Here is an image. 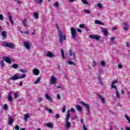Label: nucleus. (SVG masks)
I'll use <instances>...</instances> for the list:
<instances>
[{
  "mask_svg": "<svg viewBox=\"0 0 130 130\" xmlns=\"http://www.w3.org/2000/svg\"><path fill=\"white\" fill-rule=\"evenodd\" d=\"M101 64L102 67H105V62L104 60L101 61Z\"/></svg>",
  "mask_w": 130,
  "mask_h": 130,
  "instance_id": "58836bf2",
  "label": "nucleus"
},
{
  "mask_svg": "<svg viewBox=\"0 0 130 130\" xmlns=\"http://www.w3.org/2000/svg\"><path fill=\"white\" fill-rule=\"evenodd\" d=\"M0 64L2 69H4L5 67V63L4 62V60H1Z\"/></svg>",
  "mask_w": 130,
  "mask_h": 130,
  "instance_id": "7c9ffc66",
  "label": "nucleus"
},
{
  "mask_svg": "<svg viewBox=\"0 0 130 130\" xmlns=\"http://www.w3.org/2000/svg\"><path fill=\"white\" fill-rule=\"evenodd\" d=\"M124 30L125 31H128V28H127V27L125 26L123 28Z\"/></svg>",
  "mask_w": 130,
  "mask_h": 130,
  "instance_id": "bf43d9fd",
  "label": "nucleus"
},
{
  "mask_svg": "<svg viewBox=\"0 0 130 130\" xmlns=\"http://www.w3.org/2000/svg\"><path fill=\"white\" fill-rule=\"evenodd\" d=\"M84 12L86 14H90L91 13V11H90V10H84Z\"/></svg>",
  "mask_w": 130,
  "mask_h": 130,
  "instance_id": "4c0bfd02",
  "label": "nucleus"
},
{
  "mask_svg": "<svg viewBox=\"0 0 130 130\" xmlns=\"http://www.w3.org/2000/svg\"><path fill=\"white\" fill-rule=\"evenodd\" d=\"M71 116V113L70 112V110L68 111V114L66 116V128H70L71 126H72L71 122L69 121V119H70V117Z\"/></svg>",
  "mask_w": 130,
  "mask_h": 130,
  "instance_id": "f03ea898",
  "label": "nucleus"
},
{
  "mask_svg": "<svg viewBox=\"0 0 130 130\" xmlns=\"http://www.w3.org/2000/svg\"><path fill=\"white\" fill-rule=\"evenodd\" d=\"M20 72H21V73H26V71H24L23 69L21 70H19Z\"/></svg>",
  "mask_w": 130,
  "mask_h": 130,
  "instance_id": "13d9d810",
  "label": "nucleus"
},
{
  "mask_svg": "<svg viewBox=\"0 0 130 130\" xmlns=\"http://www.w3.org/2000/svg\"><path fill=\"white\" fill-rule=\"evenodd\" d=\"M57 97L58 99H60V95H59V94H57Z\"/></svg>",
  "mask_w": 130,
  "mask_h": 130,
  "instance_id": "0e129e2a",
  "label": "nucleus"
},
{
  "mask_svg": "<svg viewBox=\"0 0 130 130\" xmlns=\"http://www.w3.org/2000/svg\"><path fill=\"white\" fill-rule=\"evenodd\" d=\"M53 6L55 7V8H58V7H59V4H58V2H56L53 4Z\"/></svg>",
  "mask_w": 130,
  "mask_h": 130,
  "instance_id": "393cba45",
  "label": "nucleus"
},
{
  "mask_svg": "<svg viewBox=\"0 0 130 130\" xmlns=\"http://www.w3.org/2000/svg\"><path fill=\"white\" fill-rule=\"evenodd\" d=\"M80 103L83 106H85V108L87 109V112H90V106L89 104H86L84 102H81Z\"/></svg>",
  "mask_w": 130,
  "mask_h": 130,
  "instance_id": "39448f33",
  "label": "nucleus"
},
{
  "mask_svg": "<svg viewBox=\"0 0 130 130\" xmlns=\"http://www.w3.org/2000/svg\"><path fill=\"white\" fill-rule=\"evenodd\" d=\"M77 31H78V32H79L80 33H81L82 32V30H81V29H80V28L77 29Z\"/></svg>",
  "mask_w": 130,
  "mask_h": 130,
  "instance_id": "69168bd1",
  "label": "nucleus"
},
{
  "mask_svg": "<svg viewBox=\"0 0 130 130\" xmlns=\"http://www.w3.org/2000/svg\"><path fill=\"white\" fill-rule=\"evenodd\" d=\"M71 112H76V111H75V109L74 108H71Z\"/></svg>",
  "mask_w": 130,
  "mask_h": 130,
  "instance_id": "864d4df0",
  "label": "nucleus"
},
{
  "mask_svg": "<svg viewBox=\"0 0 130 130\" xmlns=\"http://www.w3.org/2000/svg\"><path fill=\"white\" fill-rule=\"evenodd\" d=\"M8 99L9 102H12L13 101V96H12V92H10L8 94Z\"/></svg>",
  "mask_w": 130,
  "mask_h": 130,
  "instance_id": "f8f14e48",
  "label": "nucleus"
},
{
  "mask_svg": "<svg viewBox=\"0 0 130 130\" xmlns=\"http://www.w3.org/2000/svg\"><path fill=\"white\" fill-rule=\"evenodd\" d=\"M35 2L39 4V5H41V3L43 2V0H36Z\"/></svg>",
  "mask_w": 130,
  "mask_h": 130,
  "instance_id": "f704fd0d",
  "label": "nucleus"
},
{
  "mask_svg": "<svg viewBox=\"0 0 130 130\" xmlns=\"http://www.w3.org/2000/svg\"><path fill=\"white\" fill-rule=\"evenodd\" d=\"M89 38H91V39H95V40H100V38H101V37L100 36L97 35H89Z\"/></svg>",
  "mask_w": 130,
  "mask_h": 130,
  "instance_id": "6e6552de",
  "label": "nucleus"
},
{
  "mask_svg": "<svg viewBox=\"0 0 130 130\" xmlns=\"http://www.w3.org/2000/svg\"><path fill=\"white\" fill-rule=\"evenodd\" d=\"M22 24L23 26H27V23H26V20L22 21Z\"/></svg>",
  "mask_w": 130,
  "mask_h": 130,
  "instance_id": "a19ab883",
  "label": "nucleus"
},
{
  "mask_svg": "<svg viewBox=\"0 0 130 130\" xmlns=\"http://www.w3.org/2000/svg\"><path fill=\"white\" fill-rule=\"evenodd\" d=\"M41 80V77L38 78V79L34 82V84H38L39 82H40Z\"/></svg>",
  "mask_w": 130,
  "mask_h": 130,
  "instance_id": "5701e85b",
  "label": "nucleus"
},
{
  "mask_svg": "<svg viewBox=\"0 0 130 130\" xmlns=\"http://www.w3.org/2000/svg\"><path fill=\"white\" fill-rule=\"evenodd\" d=\"M34 16L35 19H38V18H39V15H38V13H37V12H35L34 13Z\"/></svg>",
  "mask_w": 130,
  "mask_h": 130,
  "instance_id": "bb28decb",
  "label": "nucleus"
},
{
  "mask_svg": "<svg viewBox=\"0 0 130 130\" xmlns=\"http://www.w3.org/2000/svg\"><path fill=\"white\" fill-rule=\"evenodd\" d=\"M62 112L63 113H64V112H66V105H63V108H62Z\"/></svg>",
  "mask_w": 130,
  "mask_h": 130,
  "instance_id": "c9c22d12",
  "label": "nucleus"
},
{
  "mask_svg": "<svg viewBox=\"0 0 130 130\" xmlns=\"http://www.w3.org/2000/svg\"><path fill=\"white\" fill-rule=\"evenodd\" d=\"M71 31L72 39H74L75 41H77V36H78V35H77V31H76V29L72 27L71 28Z\"/></svg>",
  "mask_w": 130,
  "mask_h": 130,
  "instance_id": "20e7f679",
  "label": "nucleus"
},
{
  "mask_svg": "<svg viewBox=\"0 0 130 130\" xmlns=\"http://www.w3.org/2000/svg\"><path fill=\"white\" fill-rule=\"evenodd\" d=\"M77 118H78V116L75 115L73 119H72V120H74V119H77Z\"/></svg>",
  "mask_w": 130,
  "mask_h": 130,
  "instance_id": "6e6d98bb",
  "label": "nucleus"
},
{
  "mask_svg": "<svg viewBox=\"0 0 130 130\" xmlns=\"http://www.w3.org/2000/svg\"><path fill=\"white\" fill-rule=\"evenodd\" d=\"M19 95H18L17 93H15L14 95V97L15 98V99H17V97H18Z\"/></svg>",
  "mask_w": 130,
  "mask_h": 130,
  "instance_id": "5fc2aeb1",
  "label": "nucleus"
},
{
  "mask_svg": "<svg viewBox=\"0 0 130 130\" xmlns=\"http://www.w3.org/2000/svg\"><path fill=\"white\" fill-rule=\"evenodd\" d=\"M60 51H61L62 57L63 59L64 60V59H66V57L64 56V51H63V49H60Z\"/></svg>",
  "mask_w": 130,
  "mask_h": 130,
  "instance_id": "6ab92c4d",
  "label": "nucleus"
},
{
  "mask_svg": "<svg viewBox=\"0 0 130 130\" xmlns=\"http://www.w3.org/2000/svg\"><path fill=\"white\" fill-rule=\"evenodd\" d=\"M29 118V113H26L24 116V120H27Z\"/></svg>",
  "mask_w": 130,
  "mask_h": 130,
  "instance_id": "2f4dec72",
  "label": "nucleus"
},
{
  "mask_svg": "<svg viewBox=\"0 0 130 130\" xmlns=\"http://www.w3.org/2000/svg\"><path fill=\"white\" fill-rule=\"evenodd\" d=\"M0 20H1V21L4 20V16H3V14H0Z\"/></svg>",
  "mask_w": 130,
  "mask_h": 130,
  "instance_id": "de8ad7c7",
  "label": "nucleus"
},
{
  "mask_svg": "<svg viewBox=\"0 0 130 130\" xmlns=\"http://www.w3.org/2000/svg\"><path fill=\"white\" fill-rule=\"evenodd\" d=\"M23 33H24V34H26L27 35H28L29 34V30L24 31Z\"/></svg>",
  "mask_w": 130,
  "mask_h": 130,
  "instance_id": "052dcab7",
  "label": "nucleus"
},
{
  "mask_svg": "<svg viewBox=\"0 0 130 130\" xmlns=\"http://www.w3.org/2000/svg\"><path fill=\"white\" fill-rule=\"evenodd\" d=\"M68 64L73 65V66H76V64L73 61H69L68 62Z\"/></svg>",
  "mask_w": 130,
  "mask_h": 130,
  "instance_id": "cd10ccee",
  "label": "nucleus"
},
{
  "mask_svg": "<svg viewBox=\"0 0 130 130\" xmlns=\"http://www.w3.org/2000/svg\"><path fill=\"white\" fill-rule=\"evenodd\" d=\"M1 35L3 37L4 39H6V38H7V32L6 31H3Z\"/></svg>",
  "mask_w": 130,
  "mask_h": 130,
  "instance_id": "f3484780",
  "label": "nucleus"
},
{
  "mask_svg": "<svg viewBox=\"0 0 130 130\" xmlns=\"http://www.w3.org/2000/svg\"><path fill=\"white\" fill-rule=\"evenodd\" d=\"M116 95L117 96V98H118V99L120 98V95H119V92H116Z\"/></svg>",
  "mask_w": 130,
  "mask_h": 130,
  "instance_id": "ea45409f",
  "label": "nucleus"
},
{
  "mask_svg": "<svg viewBox=\"0 0 130 130\" xmlns=\"http://www.w3.org/2000/svg\"><path fill=\"white\" fill-rule=\"evenodd\" d=\"M96 66H97V63L96 62V61H93V67L95 68V67H96Z\"/></svg>",
  "mask_w": 130,
  "mask_h": 130,
  "instance_id": "8fccbe9b",
  "label": "nucleus"
},
{
  "mask_svg": "<svg viewBox=\"0 0 130 130\" xmlns=\"http://www.w3.org/2000/svg\"><path fill=\"white\" fill-rule=\"evenodd\" d=\"M2 46L4 47H8V48H11V49H15V45L12 43H7L6 41L2 42Z\"/></svg>",
  "mask_w": 130,
  "mask_h": 130,
  "instance_id": "7ed1b4c3",
  "label": "nucleus"
},
{
  "mask_svg": "<svg viewBox=\"0 0 130 130\" xmlns=\"http://www.w3.org/2000/svg\"><path fill=\"white\" fill-rule=\"evenodd\" d=\"M19 79H24V78H26V74H22L21 76L18 75Z\"/></svg>",
  "mask_w": 130,
  "mask_h": 130,
  "instance_id": "a878e982",
  "label": "nucleus"
},
{
  "mask_svg": "<svg viewBox=\"0 0 130 130\" xmlns=\"http://www.w3.org/2000/svg\"><path fill=\"white\" fill-rule=\"evenodd\" d=\"M55 27H56L57 30H58V31H59L60 30H59V28L58 27V25L57 24H56L55 25Z\"/></svg>",
  "mask_w": 130,
  "mask_h": 130,
  "instance_id": "4d7b16f0",
  "label": "nucleus"
},
{
  "mask_svg": "<svg viewBox=\"0 0 130 130\" xmlns=\"http://www.w3.org/2000/svg\"><path fill=\"white\" fill-rule=\"evenodd\" d=\"M79 28H85V24H81L79 25Z\"/></svg>",
  "mask_w": 130,
  "mask_h": 130,
  "instance_id": "49530a36",
  "label": "nucleus"
},
{
  "mask_svg": "<svg viewBox=\"0 0 130 130\" xmlns=\"http://www.w3.org/2000/svg\"><path fill=\"white\" fill-rule=\"evenodd\" d=\"M3 59L5 60L6 62H7V63H9L11 64L12 62L11 61V59H10V57H7V56H4L3 57Z\"/></svg>",
  "mask_w": 130,
  "mask_h": 130,
  "instance_id": "1a4fd4ad",
  "label": "nucleus"
},
{
  "mask_svg": "<svg viewBox=\"0 0 130 130\" xmlns=\"http://www.w3.org/2000/svg\"><path fill=\"white\" fill-rule=\"evenodd\" d=\"M118 68H119V69H122V65L119 64L118 65Z\"/></svg>",
  "mask_w": 130,
  "mask_h": 130,
  "instance_id": "680f3d73",
  "label": "nucleus"
},
{
  "mask_svg": "<svg viewBox=\"0 0 130 130\" xmlns=\"http://www.w3.org/2000/svg\"><path fill=\"white\" fill-rule=\"evenodd\" d=\"M126 130H130V127H126Z\"/></svg>",
  "mask_w": 130,
  "mask_h": 130,
  "instance_id": "774afa93",
  "label": "nucleus"
},
{
  "mask_svg": "<svg viewBox=\"0 0 130 130\" xmlns=\"http://www.w3.org/2000/svg\"><path fill=\"white\" fill-rule=\"evenodd\" d=\"M98 96L100 98V99L101 100L102 103L103 104L105 103V99H104V98H103V96H102L101 94H98Z\"/></svg>",
  "mask_w": 130,
  "mask_h": 130,
  "instance_id": "2eb2a0df",
  "label": "nucleus"
},
{
  "mask_svg": "<svg viewBox=\"0 0 130 130\" xmlns=\"http://www.w3.org/2000/svg\"><path fill=\"white\" fill-rule=\"evenodd\" d=\"M76 109L78 111H82V110H83L82 107H81L80 105H76Z\"/></svg>",
  "mask_w": 130,
  "mask_h": 130,
  "instance_id": "412c9836",
  "label": "nucleus"
},
{
  "mask_svg": "<svg viewBox=\"0 0 130 130\" xmlns=\"http://www.w3.org/2000/svg\"><path fill=\"white\" fill-rule=\"evenodd\" d=\"M100 22V21H99L98 20H95V24H98V25H99Z\"/></svg>",
  "mask_w": 130,
  "mask_h": 130,
  "instance_id": "603ef678",
  "label": "nucleus"
},
{
  "mask_svg": "<svg viewBox=\"0 0 130 130\" xmlns=\"http://www.w3.org/2000/svg\"><path fill=\"white\" fill-rule=\"evenodd\" d=\"M125 118L127 119V120L128 121L129 124H130V118L129 117H128V116H127V114H125Z\"/></svg>",
  "mask_w": 130,
  "mask_h": 130,
  "instance_id": "c85d7f7f",
  "label": "nucleus"
},
{
  "mask_svg": "<svg viewBox=\"0 0 130 130\" xmlns=\"http://www.w3.org/2000/svg\"><path fill=\"white\" fill-rule=\"evenodd\" d=\"M69 55L70 56H72L73 58H76V54L74 52H73V50H70L69 52Z\"/></svg>",
  "mask_w": 130,
  "mask_h": 130,
  "instance_id": "9b49d317",
  "label": "nucleus"
},
{
  "mask_svg": "<svg viewBox=\"0 0 130 130\" xmlns=\"http://www.w3.org/2000/svg\"><path fill=\"white\" fill-rule=\"evenodd\" d=\"M58 37L59 41L60 43H62L64 40H67V37L66 35L62 33L61 30H59L58 31Z\"/></svg>",
  "mask_w": 130,
  "mask_h": 130,
  "instance_id": "f257e3e1",
  "label": "nucleus"
},
{
  "mask_svg": "<svg viewBox=\"0 0 130 130\" xmlns=\"http://www.w3.org/2000/svg\"><path fill=\"white\" fill-rule=\"evenodd\" d=\"M45 97H46V99H47L48 100H51V97L49 96L48 94H46L45 95Z\"/></svg>",
  "mask_w": 130,
  "mask_h": 130,
  "instance_id": "72a5a7b5",
  "label": "nucleus"
},
{
  "mask_svg": "<svg viewBox=\"0 0 130 130\" xmlns=\"http://www.w3.org/2000/svg\"><path fill=\"white\" fill-rule=\"evenodd\" d=\"M46 125L48 127L50 128H52L53 127V125L51 124V123H47Z\"/></svg>",
  "mask_w": 130,
  "mask_h": 130,
  "instance_id": "b1692460",
  "label": "nucleus"
},
{
  "mask_svg": "<svg viewBox=\"0 0 130 130\" xmlns=\"http://www.w3.org/2000/svg\"><path fill=\"white\" fill-rule=\"evenodd\" d=\"M46 110L48 111L49 113H53V112H52V109H48V107L46 108Z\"/></svg>",
  "mask_w": 130,
  "mask_h": 130,
  "instance_id": "473e14b6",
  "label": "nucleus"
},
{
  "mask_svg": "<svg viewBox=\"0 0 130 130\" xmlns=\"http://www.w3.org/2000/svg\"><path fill=\"white\" fill-rule=\"evenodd\" d=\"M81 1L83 3V4H84V5H88V2H87V1H86V0H81Z\"/></svg>",
  "mask_w": 130,
  "mask_h": 130,
  "instance_id": "e433bc0d",
  "label": "nucleus"
},
{
  "mask_svg": "<svg viewBox=\"0 0 130 130\" xmlns=\"http://www.w3.org/2000/svg\"><path fill=\"white\" fill-rule=\"evenodd\" d=\"M19 74H15L12 77H10L9 80H12V81H17V80H19Z\"/></svg>",
  "mask_w": 130,
  "mask_h": 130,
  "instance_id": "0eeeda50",
  "label": "nucleus"
},
{
  "mask_svg": "<svg viewBox=\"0 0 130 130\" xmlns=\"http://www.w3.org/2000/svg\"><path fill=\"white\" fill-rule=\"evenodd\" d=\"M13 122H14V119L11 117H10L8 122L9 124H12Z\"/></svg>",
  "mask_w": 130,
  "mask_h": 130,
  "instance_id": "4be33fe9",
  "label": "nucleus"
},
{
  "mask_svg": "<svg viewBox=\"0 0 130 130\" xmlns=\"http://www.w3.org/2000/svg\"><path fill=\"white\" fill-rule=\"evenodd\" d=\"M55 116L57 119L60 117V115H59V114H56Z\"/></svg>",
  "mask_w": 130,
  "mask_h": 130,
  "instance_id": "37998d69",
  "label": "nucleus"
},
{
  "mask_svg": "<svg viewBox=\"0 0 130 130\" xmlns=\"http://www.w3.org/2000/svg\"><path fill=\"white\" fill-rule=\"evenodd\" d=\"M83 129L87 130V128H86V126L85 125V124H83Z\"/></svg>",
  "mask_w": 130,
  "mask_h": 130,
  "instance_id": "338daca9",
  "label": "nucleus"
},
{
  "mask_svg": "<svg viewBox=\"0 0 130 130\" xmlns=\"http://www.w3.org/2000/svg\"><path fill=\"white\" fill-rule=\"evenodd\" d=\"M102 29H103L102 30V32L104 33V35H105V36H107L108 35V30H107V29L104 28L103 27H102Z\"/></svg>",
  "mask_w": 130,
  "mask_h": 130,
  "instance_id": "ddd939ff",
  "label": "nucleus"
},
{
  "mask_svg": "<svg viewBox=\"0 0 130 130\" xmlns=\"http://www.w3.org/2000/svg\"><path fill=\"white\" fill-rule=\"evenodd\" d=\"M98 79L100 80V82L102 81V78H101V77H100V76L98 77Z\"/></svg>",
  "mask_w": 130,
  "mask_h": 130,
  "instance_id": "e2e57ef3",
  "label": "nucleus"
},
{
  "mask_svg": "<svg viewBox=\"0 0 130 130\" xmlns=\"http://www.w3.org/2000/svg\"><path fill=\"white\" fill-rule=\"evenodd\" d=\"M32 71L35 76H38L40 74V71L37 68H34Z\"/></svg>",
  "mask_w": 130,
  "mask_h": 130,
  "instance_id": "9d476101",
  "label": "nucleus"
},
{
  "mask_svg": "<svg viewBox=\"0 0 130 130\" xmlns=\"http://www.w3.org/2000/svg\"><path fill=\"white\" fill-rule=\"evenodd\" d=\"M97 6L99 7V8H102V4L101 3H98L97 4Z\"/></svg>",
  "mask_w": 130,
  "mask_h": 130,
  "instance_id": "79ce46f5",
  "label": "nucleus"
},
{
  "mask_svg": "<svg viewBox=\"0 0 130 130\" xmlns=\"http://www.w3.org/2000/svg\"><path fill=\"white\" fill-rule=\"evenodd\" d=\"M23 44L24 45V47H25V48H26L27 50H29L30 49V44H31L30 42H24L23 43Z\"/></svg>",
  "mask_w": 130,
  "mask_h": 130,
  "instance_id": "423d86ee",
  "label": "nucleus"
},
{
  "mask_svg": "<svg viewBox=\"0 0 130 130\" xmlns=\"http://www.w3.org/2000/svg\"><path fill=\"white\" fill-rule=\"evenodd\" d=\"M38 99H39V100H38V102H41V101H43V99H42L41 98H40Z\"/></svg>",
  "mask_w": 130,
  "mask_h": 130,
  "instance_id": "3c124183",
  "label": "nucleus"
},
{
  "mask_svg": "<svg viewBox=\"0 0 130 130\" xmlns=\"http://www.w3.org/2000/svg\"><path fill=\"white\" fill-rule=\"evenodd\" d=\"M46 56H48L49 57H55V55L52 53L51 52H49L47 53Z\"/></svg>",
  "mask_w": 130,
  "mask_h": 130,
  "instance_id": "dca6fc26",
  "label": "nucleus"
},
{
  "mask_svg": "<svg viewBox=\"0 0 130 130\" xmlns=\"http://www.w3.org/2000/svg\"><path fill=\"white\" fill-rule=\"evenodd\" d=\"M8 17H9V19L11 21L12 25H14V22H13V16H12V15H11V14H9L8 15Z\"/></svg>",
  "mask_w": 130,
  "mask_h": 130,
  "instance_id": "a211bd4d",
  "label": "nucleus"
},
{
  "mask_svg": "<svg viewBox=\"0 0 130 130\" xmlns=\"http://www.w3.org/2000/svg\"><path fill=\"white\" fill-rule=\"evenodd\" d=\"M15 129L16 130H19L20 129V126H19L18 125H16L15 127Z\"/></svg>",
  "mask_w": 130,
  "mask_h": 130,
  "instance_id": "c03bdc74",
  "label": "nucleus"
},
{
  "mask_svg": "<svg viewBox=\"0 0 130 130\" xmlns=\"http://www.w3.org/2000/svg\"><path fill=\"white\" fill-rule=\"evenodd\" d=\"M4 109H5L6 110H7L8 109V105L7 104H5L4 106Z\"/></svg>",
  "mask_w": 130,
  "mask_h": 130,
  "instance_id": "a18cd8bd",
  "label": "nucleus"
},
{
  "mask_svg": "<svg viewBox=\"0 0 130 130\" xmlns=\"http://www.w3.org/2000/svg\"><path fill=\"white\" fill-rule=\"evenodd\" d=\"M123 24L125 26V27H128L129 26L127 23L124 22Z\"/></svg>",
  "mask_w": 130,
  "mask_h": 130,
  "instance_id": "09e8293b",
  "label": "nucleus"
},
{
  "mask_svg": "<svg viewBox=\"0 0 130 130\" xmlns=\"http://www.w3.org/2000/svg\"><path fill=\"white\" fill-rule=\"evenodd\" d=\"M19 67V66L18 65V64H13L12 66V68H13V69H18V67Z\"/></svg>",
  "mask_w": 130,
  "mask_h": 130,
  "instance_id": "c756f323",
  "label": "nucleus"
},
{
  "mask_svg": "<svg viewBox=\"0 0 130 130\" xmlns=\"http://www.w3.org/2000/svg\"><path fill=\"white\" fill-rule=\"evenodd\" d=\"M56 79L53 76L51 77V84H56Z\"/></svg>",
  "mask_w": 130,
  "mask_h": 130,
  "instance_id": "4468645a",
  "label": "nucleus"
},
{
  "mask_svg": "<svg viewBox=\"0 0 130 130\" xmlns=\"http://www.w3.org/2000/svg\"><path fill=\"white\" fill-rule=\"evenodd\" d=\"M116 83H117V80H115L112 83L111 89H113V88H116V86L114 85V84H116Z\"/></svg>",
  "mask_w": 130,
  "mask_h": 130,
  "instance_id": "aec40b11",
  "label": "nucleus"
}]
</instances>
